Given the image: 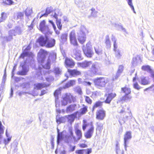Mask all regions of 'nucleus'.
I'll return each instance as SVG.
<instances>
[{
  "label": "nucleus",
  "instance_id": "f257e3e1",
  "mask_svg": "<svg viewBox=\"0 0 154 154\" xmlns=\"http://www.w3.org/2000/svg\"><path fill=\"white\" fill-rule=\"evenodd\" d=\"M48 54V53L46 51L43 49L40 50L38 53V60L43 68L49 69L50 68L51 63H54L56 60V54L54 52L51 53L48 59L46 61V63L44 64L45 60Z\"/></svg>",
  "mask_w": 154,
  "mask_h": 154
},
{
  "label": "nucleus",
  "instance_id": "f03ea898",
  "mask_svg": "<svg viewBox=\"0 0 154 154\" xmlns=\"http://www.w3.org/2000/svg\"><path fill=\"white\" fill-rule=\"evenodd\" d=\"M87 32L88 31L85 27L82 25L77 32L78 38L80 43L83 44L85 42L86 40L85 33Z\"/></svg>",
  "mask_w": 154,
  "mask_h": 154
},
{
  "label": "nucleus",
  "instance_id": "7ed1b4c3",
  "mask_svg": "<svg viewBox=\"0 0 154 154\" xmlns=\"http://www.w3.org/2000/svg\"><path fill=\"white\" fill-rule=\"evenodd\" d=\"M69 131V138L72 139L74 143L77 142L82 137V131L77 127L75 128V132L76 137L74 136L72 129H70Z\"/></svg>",
  "mask_w": 154,
  "mask_h": 154
},
{
  "label": "nucleus",
  "instance_id": "20e7f679",
  "mask_svg": "<svg viewBox=\"0 0 154 154\" xmlns=\"http://www.w3.org/2000/svg\"><path fill=\"white\" fill-rule=\"evenodd\" d=\"M101 65L100 64L97 62L93 63L90 70L88 71V75L92 76L94 75L98 74L101 70Z\"/></svg>",
  "mask_w": 154,
  "mask_h": 154
},
{
  "label": "nucleus",
  "instance_id": "39448f33",
  "mask_svg": "<svg viewBox=\"0 0 154 154\" xmlns=\"http://www.w3.org/2000/svg\"><path fill=\"white\" fill-rule=\"evenodd\" d=\"M95 85L98 88H101L105 86L108 82V79L105 77H97L94 80Z\"/></svg>",
  "mask_w": 154,
  "mask_h": 154
},
{
  "label": "nucleus",
  "instance_id": "423d86ee",
  "mask_svg": "<svg viewBox=\"0 0 154 154\" xmlns=\"http://www.w3.org/2000/svg\"><path fill=\"white\" fill-rule=\"evenodd\" d=\"M72 101L73 102L75 101V98L73 97L70 94H65L63 96V100L61 101L62 105L66 106L68 103H71Z\"/></svg>",
  "mask_w": 154,
  "mask_h": 154
},
{
  "label": "nucleus",
  "instance_id": "0eeeda50",
  "mask_svg": "<svg viewBox=\"0 0 154 154\" xmlns=\"http://www.w3.org/2000/svg\"><path fill=\"white\" fill-rule=\"evenodd\" d=\"M39 28L40 30L44 34H51L52 32L49 29L48 26L45 25V21L43 20L40 24Z\"/></svg>",
  "mask_w": 154,
  "mask_h": 154
},
{
  "label": "nucleus",
  "instance_id": "6e6552de",
  "mask_svg": "<svg viewBox=\"0 0 154 154\" xmlns=\"http://www.w3.org/2000/svg\"><path fill=\"white\" fill-rule=\"evenodd\" d=\"M132 138L131 132L130 131L126 132L124 135V145L125 149L126 151L127 150V143L128 141L131 140Z\"/></svg>",
  "mask_w": 154,
  "mask_h": 154
},
{
  "label": "nucleus",
  "instance_id": "1a4fd4ad",
  "mask_svg": "<svg viewBox=\"0 0 154 154\" xmlns=\"http://www.w3.org/2000/svg\"><path fill=\"white\" fill-rule=\"evenodd\" d=\"M69 38L71 43L75 46L78 45V43L75 34L74 30L72 31L69 35Z\"/></svg>",
  "mask_w": 154,
  "mask_h": 154
},
{
  "label": "nucleus",
  "instance_id": "9d476101",
  "mask_svg": "<svg viewBox=\"0 0 154 154\" xmlns=\"http://www.w3.org/2000/svg\"><path fill=\"white\" fill-rule=\"evenodd\" d=\"M6 135L7 138V139H5L4 140L3 137L1 134H0V144L4 143L5 145L8 144L11 140L12 137L8 133L7 130H6Z\"/></svg>",
  "mask_w": 154,
  "mask_h": 154
},
{
  "label": "nucleus",
  "instance_id": "9b49d317",
  "mask_svg": "<svg viewBox=\"0 0 154 154\" xmlns=\"http://www.w3.org/2000/svg\"><path fill=\"white\" fill-rule=\"evenodd\" d=\"M49 35L48 34H45V36H41L39 38L38 41L41 46H45L47 40L48 39V35Z\"/></svg>",
  "mask_w": 154,
  "mask_h": 154
},
{
  "label": "nucleus",
  "instance_id": "f8f14e48",
  "mask_svg": "<svg viewBox=\"0 0 154 154\" xmlns=\"http://www.w3.org/2000/svg\"><path fill=\"white\" fill-rule=\"evenodd\" d=\"M105 116V111L103 109L99 110L96 112V118L98 119L103 120Z\"/></svg>",
  "mask_w": 154,
  "mask_h": 154
},
{
  "label": "nucleus",
  "instance_id": "ddd939ff",
  "mask_svg": "<svg viewBox=\"0 0 154 154\" xmlns=\"http://www.w3.org/2000/svg\"><path fill=\"white\" fill-rule=\"evenodd\" d=\"M31 48V47L29 45L25 49L23 53L21 55V57L23 58L25 56H29L32 57L34 56L33 54L31 52H29V51L30 50Z\"/></svg>",
  "mask_w": 154,
  "mask_h": 154
},
{
  "label": "nucleus",
  "instance_id": "4468645a",
  "mask_svg": "<svg viewBox=\"0 0 154 154\" xmlns=\"http://www.w3.org/2000/svg\"><path fill=\"white\" fill-rule=\"evenodd\" d=\"M73 57L76 60H82V58L81 54V51L76 49L73 50Z\"/></svg>",
  "mask_w": 154,
  "mask_h": 154
},
{
  "label": "nucleus",
  "instance_id": "2eb2a0df",
  "mask_svg": "<svg viewBox=\"0 0 154 154\" xmlns=\"http://www.w3.org/2000/svg\"><path fill=\"white\" fill-rule=\"evenodd\" d=\"M94 127L91 125V127L88 131L84 134V136L87 139L90 138L92 137L94 132Z\"/></svg>",
  "mask_w": 154,
  "mask_h": 154
},
{
  "label": "nucleus",
  "instance_id": "dca6fc26",
  "mask_svg": "<svg viewBox=\"0 0 154 154\" xmlns=\"http://www.w3.org/2000/svg\"><path fill=\"white\" fill-rule=\"evenodd\" d=\"M55 40L53 38H48L45 47L47 48H51L54 47L55 44Z\"/></svg>",
  "mask_w": 154,
  "mask_h": 154
},
{
  "label": "nucleus",
  "instance_id": "f3484780",
  "mask_svg": "<svg viewBox=\"0 0 154 154\" xmlns=\"http://www.w3.org/2000/svg\"><path fill=\"white\" fill-rule=\"evenodd\" d=\"M141 62V60L140 57L139 56H137L133 58L131 63L134 66H135L140 63Z\"/></svg>",
  "mask_w": 154,
  "mask_h": 154
},
{
  "label": "nucleus",
  "instance_id": "a211bd4d",
  "mask_svg": "<svg viewBox=\"0 0 154 154\" xmlns=\"http://www.w3.org/2000/svg\"><path fill=\"white\" fill-rule=\"evenodd\" d=\"M83 50L84 54L87 57H91L94 54L91 49H86V48H83Z\"/></svg>",
  "mask_w": 154,
  "mask_h": 154
},
{
  "label": "nucleus",
  "instance_id": "6ab92c4d",
  "mask_svg": "<svg viewBox=\"0 0 154 154\" xmlns=\"http://www.w3.org/2000/svg\"><path fill=\"white\" fill-rule=\"evenodd\" d=\"M68 73L72 76H75L80 75L81 72L76 69H68Z\"/></svg>",
  "mask_w": 154,
  "mask_h": 154
},
{
  "label": "nucleus",
  "instance_id": "aec40b11",
  "mask_svg": "<svg viewBox=\"0 0 154 154\" xmlns=\"http://www.w3.org/2000/svg\"><path fill=\"white\" fill-rule=\"evenodd\" d=\"M66 65L69 67H72L75 65V63L72 59L66 58L65 62Z\"/></svg>",
  "mask_w": 154,
  "mask_h": 154
},
{
  "label": "nucleus",
  "instance_id": "412c9836",
  "mask_svg": "<svg viewBox=\"0 0 154 154\" xmlns=\"http://www.w3.org/2000/svg\"><path fill=\"white\" fill-rule=\"evenodd\" d=\"M16 34L15 31L14 30H11L8 32V36L6 37L5 39L8 41L11 40L13 39V36H15Z\"/></svg>",
  "mask_w": 154,
  "mask_h": 154
},
{
  "label": "nucleus",
  "instance_id": "4be33fe9",
  "mask_svg": "<svg viewBox=\"0 0 154 154\" xmlns=\"http://www.w3.org/2000/svg\"><path fill=\"white\" fill-rule=\"evenodd\" d=\"M91 149H82L76 150V153L79 154H89L91 152Z\"/></svg>",
  "mask_w": 154,
  "mask_h": 154
},
{
  "label": "nucleus",
  "instance_id": "5701e85b",
  "mask_svg": "<svg viewBox=\"0 0 154 154\" xmlns=\"http://www.w3.org/2000/svg\"><path fill=\"white\" fill-rule=\"evenodd\" d=\"M114 51H115L116 57L117 59H120L123 54L122 51L119 49Z\"/></svg>",
  "mask_w": 154,
  "mask_h": 154
},
{
  "label": "nucleus",
  "instance_id": "b1692460",
  "mask_svg": "<svg viewBox=\"0 0 154 154\" xmlns=\"http://www.w3.org/2000/svg\"><path fill=\"white\" fill-rule=\"evenodd\" d=\"M124 68V66L122 65H120L119 66L118 71L114 79H117L120 76Z\"/></svg>",
  "mask_w": 154,
  "mask_h": 154
},
{
  "label": "nucleus",
  "instance_id": "393cba45",
  "mask_svg": "<svg viewBox=\"0 0 154 154\" xmlns=\"http://www.w3.org/2000/svg\"><path fill=\"white\" fill-rule=\"evenodd\" d=\"M76 108V105H70L67 107L66 109V112L68 113H70L75 110Z\"/></svg>",
  "mask_w": 154,
  "mask_h": 154
},
{
  "label": "nucleus",
  "instance_id": "a878e982",
  "mask_svg": "<svg viewBox=\"0 0 154 154\" xmlns=\"http://www.w3.org/2000/svg\"><path fill=\"white\" fill-rule=\"evenodd\" d=\"M51 15L56 19L58 18V16H61L62 15V13L60 10L59 9H57L55 10L54 12H53Z\"/></svg>",
  "mask_w": 154,
  "mask_h": 154
},
{
  "label": "nucleus",
  "instance_id": "bb28decb",
  "mask_svg": "<svg viewBox=\"0 0 154 154\" xmlns=\"http://www.w3.org/2000/svg\"><path fill=\"white\" fill-rule=\"evenodd\" d=\"M78 113V112H77L75 113L69 115L67 118L68 119L69 122L71 123L73 122L75 118L76 117L77 114Z\"/></svg>",
  "mask_w": 154,
  "mask_h": 154
},
{
  "label": "nucleus",
  "instance_id": "cd10ccee",
  "mask_svg": "<svg viewBox=\"0 0 154 154\" xmlns=\"http://www.w3.org/2000/svg\"><path fill=\"white\" fill-rule=\"evenodd\" d=\"M91 64V62L87 61H85L82 63H78V64L79 66H80L81 67L83 68H86L88 67Z\"/></svg>",
  "mask_w": 154,
  "mask_h": 154
},
{
  "label": "nucleus",
  "instance_id": "c85d7f7f",
  "mask_svg": "<svg viewBox=\"0 0 154 154\" xmlns=\"http://www.w3.org/2000/svg\"><path fill=\"white\" fill-rule=\"evenodd\" d=\"M22 70L21 71H19L17 72V74L21 75H26L28 71V69L25 67L24 66H22Z\"/></svg>",
  "mask_w": 154,
  "mask_h": 154
},
{
  "label": "nucleus",
  "instance_id": "c756f323",
  "mask_svg": "<svg viewBox=\"0 0 154 154\" xmlns=\"http://www.w3.org/2000/svg\"><path fill=\"white\" fill-rule=\"evenodd\" d=\"M46 86V84H44L36 83L34 85V88L35 89L39 90Z\"/></svg>",
  "mask_w": 154,
  "mask_h": 154
},
{
  "label": "nucleus",
  "instance_id": "7c9ffc66",
  "mask_svg": "<svg viewBox=\"0 0 154 154\" xmlns=\"http://www.w3.org/2000/svg\"><path fill=\"white\" fill-rule=\"evenodd\" d=\"M67 34L66 33H64L61 35L60 37V41L62 43L66 42L67 40Z\"/></svg>",
  "mask_w": 154,
  "mask_h": 154
},
{
  "label": "nucleus",
  "instance_id": "2f4dec72",
  "mask_svg": "<svg viewBox=\"0 0 154 154\" xmlns=\"http://www.w3.org/2000/svg\"><path fill=\"white\" fill-rule=\"evenodd\" d=\"M75 80H71L68 83L66 84L63 87L64 88H68L71 86L75 85Z\"/></svg>",
  "mask_w": 154,
  "mask_h": 154
},
{
  "label": "nucleus",
  "instance_id": "473e14b6",
  "mask_svg": "<svg viewBox=\"0 0 154 154\" xmlns=\"http://www.w3.org/2000/svg\"><path fill=\"white\" fill-rule=\"evenodd\" d=\"M140 82L142 85H145L149 83V82L148 79H146L144 77H142L140 78Z\"/></svg>",
  "mask_w": 154,
  "mask_h": 154
},
{
  "label": "nucleus",
  "instance_id": "72a5a7b5",
  "mask_svg": "<svg viewBox=\"0 0 154 154\" xmlns=\"http://www.w3.org/2000/svg\"><path fill=\"white\" fill-rule=\"evenodd\" d=\"M23 13L22 12H18L15 14L14 15V19H21L23 17Z\"/></svg>",
  "mask_w": 154,
  "mask_h": 154
},
{
  "label": "nucleus",
  "instance_id": "f704fd0d",
  "mask_svg": "<svg viewBox=\"0 0 154 154\" xmlns=\"http://www.w3.org/2000/svg\"><path fill=\"white\" fill-rule=\"evenodd\" d=\"M57 144H58L60 142V141L63 139V132L60 133L59 132V130L57 128Z\"/></svg>",
  "mask_w": 154,
  "mask_h": 154
},
{
  "label": "nucleus",
  "instance_id": "c9c22d12",
  "mask_svg": "<svg viewBox=\"0 0 154 154\" xmlns=\"http://www.w3.org/2000/svg\"><path fill=\"white\" fill-rule=\"evenodd\" d=\"M141 69L145 71H147L151 73L153 71L151 69L150 66L149 65L143 66L141 67Z\"/></svg>",
  "mask_w": 154,
  "mask_h": 154
},
{
  "label": "nucleus",
  "instance_id": "e433bc0d",
  "mask_svg": "<svg viewBox=\"0 0 154 154\" xmlns=\"http://www.w3.org/2000/svg\"><path fill=\"white\" fill-rule=\"evenodd\" d=\"M121 90L122 92L125 94V95L129 94L131 92L130 89L126 87L122 88Z\"/></svg>",
  "mask_w": 154,
  "mask_h": 154
},
{
  "label": "nucleus",
  "instance_id": "4c0bfd02",
  "mask_svg": "<svg viewBox=\"0 0 154 154\" xmlns=\"http://www.w3.org/2000/svg\"><path fill=\"white\" fill-rule=\"evenodd\" d=\"M132 98V96L131 95H128V94L125 95L122 98L121 100L122 101H130V100Z\"/></svg>",
  "mask_w": 154,
  "mask_h": 154
},
{
  "label": "nucleus",
  "instance_id": "58836bf2",
  "mask_svg": "<svg viewBox=\"0 0 154 154\" xmlns=\"http://www.w3.org/2000/svg\"><path fill=\"white\" fill-rule=\"evenodd\" d=\"M95 52L98 54H100L102 53V50L100 47L96 45L94 47Z\"/></svg>",
  "mask_w": 154,
  "mask_h": 154
},
{
  "label": "nucleus",
  "instance_id": "ea45409f",
  "mask_svg": "<svg viewBox=\"0 0 154 154\" xmlns=\"http://www.w3.org/2000/svg\"><path fill=\"white\" fill-rule=\"evenodd\" d=\"M66 121V118L63 117H61L58 118H56V122L58 124H60L62 123H64Z\"/></svg>",
  "mask_w": 154,
  "mask_h": 154
},
{
  "label": "nucleus",
  "instance_id": "a19ab883",
  "mask_svg": "<svg viewBox=\"0 0 154 154\" xmlns=\"http://www.w3.org/2000/svg\"><path fill=\"white\" fill-rule=\"evenodd\" d=\"M105 44L107 48H109L110 47L111 45V42L109 38L108 35H107L106 37Z\"/></svg>",
  "mask_w": 154,
  "mask_h": 154
},
{
  "label": "nucleus",
  "instance_id": "79ce46f5",
  "mask_svg": "<svg viewBox=\"0 0 154 154\" xmlns=\"http://www.w3.org/2000/svg\"><path fill=\"white\" fill-rule=\"evenodd\" d=\"M61 20L60 19H58V18L56 19V23L58 28L61 30L62 28V24L61 23Z\"/></svg>",
  "mask_w": 154,
  "mask_h": 154
},
{
  "label": "nucleus",
  "instance_id": "37998d69",
  "mask_svg": "<svg viewBox=\"0 0 154 154\" xmlns=\"http://www.w3.org/2000/svg\"><path fill=\"white\" fill-rule=\"evenodd\" d=\"M136 80V77H134L133 79V81L134 82L133 86L134 88L138 90H139L140 88L141 87L139 85L138 83L135 82V81Z\"/></svg>",
  "mask_w": 154,
  "mask_h": 154
},
{
  "label": "nucleus",
  "instance_id": "c03bdc74",
  "mask_svg": "<svg viewBox=\"0 0 154 154\" xmlns=\"http://www.w3.org/2000/svg\"><path fill=\"white\" fill-rule=\"evenodd\" d=\"M91 16L94 17H96L98 12L94 8H92L91 9Z\"/></svg>",
  "mask_w": 154,
  "mask_h": 154
},
{
  "label": "nucleus",
  "instance_id": "a18cd8bd",
  "mask_svg": "<svg viewBox=\"0 0 154 154\" xmlns=\"http://www.w3.org/2000/svg\"><path fill=\"white\" fill-rule=\"evenodd\" d=\"M111 39L112 41L114 42V50L118 49V48H117V46L116 42V40L115 37L113 35H112Z\"/></svg>",
  "mask_w": 154,
  "mask_h": 154
},
{
  "label": "nucleus",
  "instance_id": "49530a36",
  "mask_svg": "<svg viewBox=\"0 0 154 154\" xmlns=\"http://www.w3.org/2000/svg\"><path fill=\"white\" fill-rule=\"evenodd\" d=\"M54 72L55 75H59L61 74V70L58 67H56L54 68Z\"/></svg>",
  "mask_w": 154,
  "mask_h": 154
},
{
  "label": "nucleus",
  "instance_id": "de8ad7c7",
  "mask_svg": "<svg viewBox=\"0 0 154 154\" xmlns=\"http://www.w3.org/2000/svg\"><path fill=\"white\" fill-rule=\"evenodd\" d=\"M32 12V10L30 8H27L26 10L25 13L26 15L28 16H29Z\"/></svg>",
  "mask_w": 154,
  "mask_h": 154
},
{
  "label": "nucleus",
  "instance_id": "09e8293b",
  "mask_svg": "<svg viewBox=\"0 0 154 154\" xmlns=\"http://www.w3.org/2000/svg\"><path fill=\"white\" fill-rule=\"evenodd\" d=\"M15 31L16 35L17 34H20L22 32V30L20 27H17L15 29H13Z\"/></svg>",
  "mask_w": 154,
  "mask_h": 154
},
{
  "label": "nucleus",
  "instance_id": "8fccbe9b",
  "mask_svg": "<svg viewBox=\"0 0 154 154\" xmlns=\"http://www.w3.org/2000/svg\"><path fill=\"white\" fill-rule=\"evenodd\" d=\"M128 5L130 6L134 13H135L134 6L132 3V0H127Z\"/></svg>",
  "mask_w": 154,
  "mask_h": 154
},
{
  "label": "nucleus",
  "instance_id": "3c124183",
  "mask_svg": "<svg viewBox=\"0 0 154 154\" xmlns=\"http://www.w3.org/2000/svg\"><path fill=\"white\" fill-rule=\"evenodd\" d=\"M52 10L50 8H47L46 9L45 13L42 15V16H44L46 17L48 14H49L51 13Z\"/></svg>",
  "mask_w": 154,
  "mask_h": 154
},
{
  "label": "nucleus",
  "instance_id": "603ef678",
  "mask_svg": "<svg viewBox=\"0 0 154 154\" xmlns=\"http://www.w3.org/2000/svg\"><path fill=\"white\" fill-rule=\"evenodd\" d=\"M60 93V90L57 89L55 91L54 95L55 97V99H58V95Z\"/></svg>",
  "mask_w": 154,
  "mask_h": 154
},
{
  "label": "nucleus",
  "instance_id": "864d4df0",
  "mask_svg": "<svg viewBox=\"0 0 154 154\" xmlns=\"http://www.w3.org/2000/svg\"><path fill=\"white\" fill-rule=\"evenodd\" d=\"M102 103L100 101H98L97 102H96L94 105V106L93 108V110H94L95 108L101 106L102 105Z\"/></svg>",
  "mask_w": 154,
  "mask_h": 154
},
{
  "label": "nucleus",
  "instance_id": "5fc2aeb1",
  "mask_svg": "<svg viewBox=\"0 0 154 154\" xmlns=\"http://www.w3.org/2000/svg\"><path fill=\"white\" fill-rule=\"evenodd\" d=\"M7 17L6 14L4 12L2 13L0 22H2L5 20Z\"/></svg>",
  "mask_w": 154,
  "mask_h": 154
},
{
  "label": "nucleus",
  "instance_id": "6e6d98bb",
  "mask_svg": "<svg viewBox=\"0 0 154 154\" xmlns=\"http://www.w3.org/2000/svg\"><path fill=\"white\" fill-rule=\"evenodd\" d=\"M75 90L80 94H82V89L79 86H77L75 88Z\"/></svg>",
  "mask_w": 154,
  "mask_h": 154
},
{
  "label": "nucleus",
  "instance_id": "4d7b16f0",
  "mask_svg": "<svg viewBox=\"0 0 154 154\" xmlns=\"http://www.w3.org/2000/svg\"><path fill=\"white\" fill-rule=\"evenodd\" d=\"M103 124L100 122H98L97 123V128L99 130H102L103 129Z\"/></svg>",
  "mask_w": 154,
  "mask_h": 154
},
{
  "label": "nucleus",
  "instance_id": "13d9d810",
  "mask_svg": "<svg viewBox=\"0 0 154 154\" xmlns=\"http://www.w3.org/2000/svg\"><path fill=\"white\" fill-rule=\"evenodd\" d=\"M83 124L82 125V129L83 131H85L88 126V124L86 121L84 120L83 121Z\"/></svg>",
  "mask_w": 154,
  "mask_h": 154
},
{
  "label": "nucleus",
  "instance_id": "bf43d9fd",
  "mask_svg": "<svg viewBox=\"0 0 154 154\" xmlns=\"http://www.w3.org/2000/svg\"><path fill=\"white\" fill-rule=\"evenodd\" d=\"M112 100V98H111L110 97H109V96L108 94L105 102L106 103H109Z\"/></svg>",
  "mask_w": 154,
  "mask_h": 154
},
{
  "label": "nucleus",
  "instance_id": "052dcab7",
  "mask_svg": "<svg viewBox=\"0 0 154 154\" xmlns=\"http://www.w3.org/2000/svg\"><path fill=\"white\" fill-rule=\"evenodd\" d=\"M4 126L2 124L1 122L0 121V134H2L4 133Z\"/></svg>",
  "mask_w": 154,
  "mask_h": 154
},
{
  "label": "nucleus",
  "instance_id": "680f3d73",
  "mask_svg": "<svg viewBox=\"0 0 154 154\" xmlns=\"http://www.w3.org/2000/svg\"><path fill=\"white\" fill-rule=\"evenodd\" d=\"M6 4L8 5H11L13 4L14 2L11 0H6L5 2H3Z\"/></svg>",
  "mask_w": 154,
  "mask_h": 154
},
{
  "label": "nucleus",
  "instance_id": "e2e57ef3",
  "mask_svg": "<svg viewBox=\"0 0 154 154\" xmlns=\"http://www.w3.org/2000/svg\"><path fill=\"white\" fill-rule=\"evenodd\" d=\"M87 111V107L85 106L83 108L81 109V113L82 114H84Z\"/></svg>",
  "mask_w": 154,
  "mask_h": 154
},
{
  "label": "nucleus",
  "instance_id": "0e129e2a",
  "mask_svg": "<svg viewBox=\"0 0 154 154\" xmlns=\"http://www.w3.org/2000/svg\"><path fill=\"white\" fill-rule=\"evenodd\" d=\"M85 97L86 101L89 104H91L92 103V100L90 99L89 97L87 96H85Z\"/></svg>",
  "mask_w": 154,
  "mask_h": 154
},
{
  "label": "nucleus",
  "instance_id": "69168bd1",
  "mask_svg": "<svg viewBox=\"0 0 154 154\" xmlns=\"http://www.w3.org/2000/svg\"><path fill=\"white\" fill-rule=\"evenodd\" d=\"M151 89V90L153 91L154 92V85H152L151 87L146 88L144 90V91H147L148 90H149Z\"/></svg>",
  "mask_w": 154,
  "mask_h": 154
},
{
  "label": "nucleus",
  "instance_id": "338daca9",
  "mask_svg": "<svg viewBox=\"0 0 154 154\" xmlns=\"http://www.w3.org/2000/svg\"><path fill=\"white\" fill-rule=\"evenodd\" d=\"M109 95L112 99L116 96V94L115 93H111L109 94Z\"/></svg>",
  "mask_w": 154,
  "mask_h": 154
},
{
  "label": "nucleus",
  "instance_id": "774afa93",
  "mask_svg": "<svg viewBox=\"0 0 154 154\" xmlns=\"http://www.w3.org/2000/svg\"><path fill=\"white\" fill-rule=\"evenodd\" d=\"M49 22L51 24L54 29H56V26L54 24V22H53V21L51 20H49Z\"/></svg>",
  "mask_w": 154,
  "mask_h": 154
}]
</instances>
